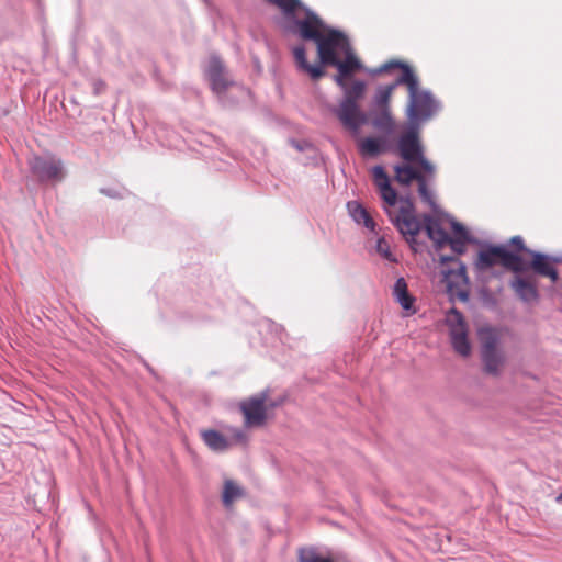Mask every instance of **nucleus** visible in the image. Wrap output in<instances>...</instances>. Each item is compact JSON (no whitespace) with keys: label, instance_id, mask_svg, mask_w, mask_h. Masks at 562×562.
<instances>
[{"label":"nucleus","instance_id":"obj_16","mask_svg":"<svg viewBox=\"0 0 562 562\" xmlns=\"http://www.w3.org/2000/svg\"><path fill=\"white\" fill-rule=\"evenodd\" d=\"M393 295L395 301L402 306L407 315L416 312L414 307L415 299L408 293L407 284L404 278H398L393 286Z\"/></svg>","mask_w":562,"mask_h":562},{"label":"nucleus","instance_id":"obj_7","mask_svg":"<svg viewBox=\"0 0 562 562\" xmlns=\"http://www.w3.org/2000/svg\"><path fill=\"white\" fill-rule=\"evenodd\" d=\"M29 167L40 182H59L65 177L63 161L54 156L34 155L29 159Z\"/></svg>","mask_w":562,"mask_h":562},{"label":"nucleus","instance_id":"obj_17","mask_svg":"<svg viewBox=\"0 0 562 562\" xmlns=\"http://www.w3.org/2000/svg\"><path fill=\"white\" fill-rule=\"evenodd\" d=\"M532 258L531 266L537 273L549 277L553 282L558 280V272L550 257L540 252H532Z\"/></svg>","mask_w":562,"mask_h":562},{"label":"nucleus","instance_id":"obj_12","mask_svg":"<svg viewBox=\"0 0 562 562\" xmlns=\"http://www.w3.org/2000/svg\"><path fill=\"white\" fill-rule=\"evenodd\" d=\"M296 27L299 35L303 40H311L314 42H316L321 34L327 30L323 21L310 11L306 13L303 20L296 21Z\"/></svg>","mask_w":562,"mask_h":562},{"label":"nucleus","instance_id":"obj_31","mask_svg":"<svg viewBox=\"0 0 562 562\" xmlns=\"http://www.w3.org/2000/svg\"><path fill=\"white\" fill-rule=\"evenodd\" d=\"M452 250H454L456 255H461L464 252V250L467 248H461V247H458V248H451Z\"/></svg>","mask_w":562,"mask_h":562},{"label":"nucleus","instance_id":"obj_8","mask_svg":"<svg viewBox=\"0 0 562 562\" xmlns=\"http://www.w3.org/2000/svg\"><path fill=\"white\" fill-rule=\"evenodd\" d=\"M446 323L449 327L453 349L463 357L469 356L471 346L468 340V328L462 314L458 310L451 308L446 315Z\"/></svg>","mask_w":562,"mask_h":562},{"label":"nucleus","instance_id":"obj_10","mask_svg":"<svg viewBox=\"0 0 562 562\" xmlns=\"http://www.w3.org/2000/svg\"><path fill=\"white\" fill-rule=\"evenodd\" d=\"M267 393L261 392L258 395L250 397L248 401L241 403L240 409L245 416V423L248 426L262 425L266 419L265 403Z\"/></svg>","mask_w":562,"mask_h":562},{"label":"nucleus","instance_id":"obj_24","mask_svg":"<svg viewBox=\"0 0 562 562\" xmlns=\"http://www.w3.org/2000/svg\"><path fill=\"white\" fill-rule=\"evenodd\" d=\"M481 352L496 351L499 342L496 331L492 328H484L480 330Z\"/></svg>","mask_w":562,"mask_h":562},{"label":"nucleus","instance_id":"obj_19","mask_svg":"<svg viewBox=\"0 0 562 562\" xmlns=\"http://www.w3.org/2000/svg\"><path fill=\"white\" fill-rule=\"evenodd\" d=\"M201 436H202L204 443L212 451H215V452H224L232 445V442L225 436H223L221 432H218L216 430H212V429L203 430L201 432Z\"/></svg>","mask_w":562,"mask_h":562},{"label":"nucleus","instance_id":"obj_20","mask_svg":"<svg viewBox=\"0 0 562 562\" xmlns=\"http://www.w3.org/2000/svg\"><path fill=\"white\" fill-rule=\"evenodd\" d=\"M512 288L524 302L529 303L538 299L536 286L522 278H516L512 282Z\"/></svg>","mask_w":562,"mask_h":562},{"label":"nucleus","instance_id":"obj_6","mask_svg":"<svg viewBox=\"0 0 562 562\" xmlns=\"http://www.w3.org/2000/svg\"><path fill=\"white\" fill-rule=\"evenodd\" d=\"M445 265L442 269L443 281L447 290L452 297H458L465 302L469 299V280L465 272V266L454 257H441Z\"/></svg>","mask_w":562,"mask_h":562},{"label":"nucleus","instance_id":"obj_23","mask_svg":"<svg viewBox=\"0 0 562 562\" xmlns=\"http://www.w3.org/2000/svg\"><path fill=\"white\" fill-rule=\"evenodd\" d=\"M243 488L232 480H226L223 488V503L226 507H229L235 501L243 496Z\"/></svg>","mask_w":562,"mask_h":562},{"label":"nucleus","instance_id":"obj_2","mask_svg":"<svg viewBox=\"0 0 562 562\" xmlns=\"http://www.w3.org/2000/svg\"><path fill=\"white\" fill-rule=\"evenodd\" d=\"M315 43L317 44V55L321 61L319 66L308 64L306 50L303 45L293 48V56L297 68L316 80L325 75L323 66L336 63L337 50L346 52L350 46L347 37L341 32L331 29H327L322 33Z\"/></svg>","mask_w":562,"mask_h":562},{"label":"nucleus","instance_id":"obj_29","mask_svg":"<svg viewBox=\"0 0 562 562\" xmlns=\"http://www.w3.org/2000/svg\"><path fill=\"white\" fill-rule=\"evenodd\" d=\"M508 246H525L524 238L521 236H513L509 240Z\"/></svg>","mask_w":562,"mask_h":562},{"label":"nucleus","instance_id":"obj_9","mask_svg":"<svg viewBox=\"0 0 562 562\" xmlns=\"http://www.w3.org/2000/svg\"><path fill=\"white\" fill-rule=\"evenodd\" d=\"M508 248H483L479 255V266L481 268H488L497 260L512 269L513 271L520 272L526 270L527 263L516 254V251H508Z\"/></svg>","mask_w":562,"mask_h":562},{"label":"nucleus","instance_id":"obj_13","mask_svg":"<svg viewBox=\"0 0 562 562\" xmlns=\"http://www.w3.org/2000/svg\"><path fill=\"white\" fill-rule=\"evenodd\" d=\"M337 115L341 123L349 130L357 132L366 122L364 115L360 112L357 103L341 101Z\"/></svg>","mask_w":562,"mask_h":562},{"label":"nucleus","instance_id":"obj_5","mask_svg":"<svg viewBox=\"0 0 562 562\" xmlns=\"http://www.w3.org/2000/svg\"><path fill=\"white\" fill-rule=\"evenodd\" d=\"M425 229L436 246H492L476 240L464 225L453 218L440 220L428 216L425 220Z\"/></svg>","mask_w":562,"mask_h":562},{"label":"nucleus","instance_id":"obj_14","mask_svg":"<svg viewBox=\"0 0 562 562\" xmlns=\"http://www.w3.org/2000/svg\"><path fill=\"white\" fill-rule=\"evenodd\" d=\"M207 76L211 81V88L216 93L224 92L229 86L231 82L225 76V68L223 63L218 58H211Z\"/></svg>","mask_w":562,"mask_h":562},{"label":"nucleus","instance_id":"obj_26","mask_svg":"<svg viewBox=\"0 0 562 562\" xmlns=\"http://www.w3.org/2000/svg\"><path fill=\"white\" fill-rule=\"evenodd\" d=\"M300 562H335L331 558L322 555L316 549H301L299 553Z\"/></svg>","mask_w":562,"mask_h":562},{"label":"nucleus","instance_id":"obj_22","mask_svg":"<svg viewBox=\"0 0 562 562\" xmlns=\"http://www.w3.org/2000/svg\"><path fill=\"white\" fill-rule=\"evenodd\" d=\"M485 371L490 374L497 375L504 362V357L499 350L481 352Z\"/></svg>","mask_w":562,"mask_h":562},{"label":"nucleus","instance_id":"obj_11","mask_svg":"<svg viewBox=\"0 0 562 562\" xmlns=\"http://www.w3.org/2000/svg\"><path fill=\"white\" fill-rule=\"evenodd\" d=\"M344 60L336 58V63H331L329 66H335L338 69V74L335 76V81L340 88H345V81L350 78L353 74L362 69V64L358 57L352 53L351 48L346 52Z\"/></svg>","mask_w":562,"mask_h":562},{"label":"nucleus","instance_id":"obj_32","mask_svg":"<svg viewBox=\"0 0 562 562\" xmlns=\"http://www.w3.org/2000/svg\"><path fill=\"white\" fill-rule=\"evenodd\" d=\"M555 502H557L558 504H562V492H561L559 495H557V497H555Z\"/></svg>","mask_w":562,"mask_h":562},{"label":"nucleus","instance_id":"obj_15","mask_svg":"<svg viewBox=\"0 0 562 562\" xmlns=\"http://www.w3.org/2000/svg\"><path fill=\"white\" fill-rule=\"evenodd\" d=\"M398 85L400 83H396V81H395L393 85L381 87L378 90V93L375 97V102L382 109V115L380 119H375L373 121L374 126L387 127L391 124V116L387 112V104L391 100L394 88Z\"/></svg>","mask_w":562,"mask_h":562},{"label":"nucleus","instance_id":"obj_34","mask_svg":"<svg viewBox=\"0 0 562 562\" xmlns=\"http://www.w3.org/2000/svg\"><path fill=\"white\" fill-rule=\"evenodd\" d=\"M516 250H522L524 248L522 247H519V248H515Z\"/></svg>","mask_w":562,"mask_h":562},{"label":"nucleus","instance_id":"obj_1","mask_svg":"<svg viewBox=\"0 0 562 562\" xmlns=\"http://www.w3.org/2000/svg\"><path fill=\"white\" fill-rule=\"evenodd\" d=\"M397 151L403 164L394 166V179L401 186H409L413 181L418 184V193L424 202L434 205V196L428 182L435 178L436 167L424 154L418 133L411 130L400 136Z\"/></svg>","mask_w":562,"mask_h":562},{"label":"nucleus","instance_id":"obj_28","mask_svg":"<svg viewBox=\"0 0 562 562\" xmlns=\"http://www.w3.org/2000/svg\"><path fill=\"white\" fill-rule=\"evenodd\" d=\"M376 252L389 262H397L398 255L396 254V248H375Z\"/></svg>","mask_w":562,"mask_h":562},{"label":"nucleus","instance_id":"obj_33","mask_svg":"<svg viewBox=\"0 0 562 562\" xmlns=\"http://www.w3.org/2000/svg\"><path fill=\"white\" fill-rule=\"evenodd\" d=\"M383 243H386V241H385L384 237H381V238H379L376 246L381 247Z\"/></svg>","mask_w":562,"mask_h":562},{"label":"nucleus","instance_id":"obj_21","mask_svg":"<svg viewBox=\"0 0 562 562\" xmlns=\"http://www.w3.org/2000/svg\"><path fill=\"white\" fill-rule=\"evenodd\" d=\"M359 151L363 157H375L384 151V142L381 138L366 137L359 140Z\"/></svg>","mask_w":562,"mask_h":562},{"label":"nucleus","instance_id":"obj_25","mask_svg":"<svg viewBox=\"0 0 562 562\" xmlns=\"http://www.w3.org/2000/svg\"><path fill=\"white\" fill-rule=\"evenodd\" d=\"M344 92V100L342 101H349L350 103H357L359 99L362 98L366 85L364 82L357 80L355 81L350 87L347 86V82L345 81V88Z\"/></svg>","mask_w":562,"mask_h":562},{"label":"nucleus","instance_id":"obj_27","mask_svg":"<svg viewBox=\"0 0 562 562\" xmlns=\"http://www.w3.org/2000/svg\"><path fill=\"white\" fill-rule=\"evenodd\" d=\"M269 2L278 5L285 14L293 13L299 7V0H268Z\"/></svg>","mask_w":562,"mask_h":562},{"label":"nucleus","instance_id":"obj_18","mask_svg":"<svg viewBox=\"0 0 562 562\" xmlns=\"http://www.w3.org/2000/svg\"><path fill=\"white\" fill-rule=\"evenodd\" d=\"M347 209L351 217L358 223L362 224L366 228L371 232L375 231V222L369 211L364 209L359 202L350 201L347 204Z\"/></svg>","mask_w":562,"mask_h":562},{"label":"nucleus","instance_id":"obj_30","mask_svg":"<svg viewBox=\"0 0 562 562\" xmlns=\"http://www.w3.org/2000/svg\"><path fill=\"white\" fill-rule=\"evenodd\" d=\"M234 437H235L236 441H243L244 440V434L241 431H239V430L235 432Z\"/></svg>","mask_w":562,"mask_h":562},{"label":"nucleus","instance_id":"obj_3","mask_svg":"<svg viewBox=\"0 0 562 562\" xmlns=\"http://www.w3.org/2000/svg\"><path fill=\"white\" fill-rule=\"evenodd\" d=\"M373 183L376 187L391 221L395 224L400 233L407 243L415 241V236L422 229V224L414 213L408 209H401L396 215L392 214L391 209L396 205L397 193L391 187L390 178L382 166H374L371 170Z\"/></svg>","mask_w":562,"mask_h":562},{"label":"nucleus","instance_id":"obj_4","mask_svg":"<svg viewBox=\"0 0 562 562\" xmlns=\"http://www.w3.org/2000/svg\"><path fill=\"white\" fill-rule=\"evenodd\" d=\"M392 68H401L402 75L396 79V83H403L407 87L409 94L408 115L412 120H427L436 111V102L430 93L422 91L418 80L413 70L401 61H390L380 67L379 72L389 71Z\"/></svg>","mask_w":562,"mask_h":562}]
</instances>
